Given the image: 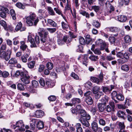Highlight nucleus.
<instances>
[{
	"instance_id": "18",
	"label": "nucleus",
	"mask_w": 132,
	"mask_h": 132,
	"mask_svg": "<svg viewBox=\"0 0 132 132\" xmlns=\"http://www.w3.org/2000/svg\"><path fill=\"white\" fill-rule=\"evenodd\" d=\"M92 128L93 130L95 132L97 131L98 126L97 123L95 121H93L91 123Z\"/></svg>"
},
{
	"instance_id": "50",
	"label": "nucleus",
	"mask_w": 132,
	"mask_h": 132,
	"mask_svg": "<svg viewBox=\"0 0 132 132\" xmlns=\"http://www.w3.org/2000/svg\"><path fill=\"white\" fill-rule=\"evenodd\" d=\"M47 68L49 70H51L53 68V64L52 63L48 62L46 64Z\"/></svg>"
},
{
	"instance_id": "34",
	"label": "nucleus",
	"mask_w": 132,
	"mask_h": 132,
	"mask_svg": "<svg viewBox=\"0 0 132 132\" xmlns=\"http://www.w3.org/2000/svg\"><path fill=\"white\" fill-rule=\"evenodd\" d=\"M47 9L49 13L51 15H54L55 14V13L53 9L50 6H48L47 7Z\"/></svg>"
},
{
	"instance_id": "46",
	"label": "nucleus",
	"mask_w": 132,
	"mask_h": 132,
	"mask_svg": "<svg viewBox=\"0 0 132 132\" xmlns=\"http://www.w3.org/2000/svg\"><path fill=\"white\" fill-rule=\"evenodd\" d=\"M109 5L110 6L107 12L108 13H110L114 11V7L112 6L110 4Z\"/></svg>"
},
{
	"instance_id": "15",
	"label": "nucleus",
	"mask_w": 132,
	"mask_h": 132,
	"mask_svg": "<svg viewBox=\"0 0 132 132\" xmlns=\"http://www.w3.org/2000/svg\"><path fill=\"white\" fill-rule=\"evenodd\" d=\"M66 63L63 61H60V64H59L60 66H61V70L63 72L65 71L66 69L68 68V66H65Z\"/></svg>"
},
{
	"instance_id": "56",
	"label": "nucleus",
	"mask_w": 132,
	"mask_h": 132,
	"mask_svg": "<svg viewBox=\"0 0 132 132\" xmlns=\"http://www.w3.org/2000/svg\"><path fill=\"white\" fill-rule=\"evenodd\" d=\"M16 5L17 7L20 9H23L24 8V6L20 3H17Z\"/></svg>"
},
{
	"instance_id": "13",
	"label": "nucleus",
	"mask_w": 132,
	"mask_h": 132,
	"mask_svg": "<svg viewBox=\"0 0 132 132\" xmlns=\"http://www.w3.org/2000/svg\"><path fill=\"white\" fill-rule=\"evenodd\" d=\"M22 24L21 22H19L16 25L15 29V30L17 31L20 30L21 31L25 30L26 28L24 27H22Z\"/></svg>"
},
{
	"instance_id": "35",
	"label": "nucleus",
	"mask_w": 132,
	"mask_h": 132,
	"mask_svg": "<svg viewBox=\"0 0 132 132\" xmlns=\"http://www.w3.org/2000/svg\"><path fill=\"white\" fill-rule=\"evenodd\" d=\"M10 14L13 20L16 19V14L14 10L13 9H11L10 11Z\"/></svg>"
},
{
	"instance_id": "37",
	"label": "nucleus",
	"mask_w": 132,
	"mask_h": 132,
	"mask_svg": "<svg viewBox=\"0 0 132 132\" xmlns=\"http://www.w3.org/2000/svg\"><path fill=\"white\" fill-rule=\"evenodd\" d=\"M81 124L80 123H77L76 125V128L77 132H82V129L81 127Z\"/></svg>"
},
{
	"instance_id": "4",
	"label": "nucleus",
	"mask_w": 132,
	"mask_h": 132,
	"mask_svg": "<svg viewBox=\"0 0 132 132\" xmlns=\"http://www.w3.org/2000/svg\"><path fill=\"white\" fill-rule=\"evenodd\" d=\"M116 55L118 57L121 59L120 60L121 62V63H124L127 62L129 59L130 54L128 52H125L124 53L123 51H121L118 52Z\"/></svg>"
},
{
	"instance_id": "42",
	"label": "nucleus",
	"mask_w": 132,
	"mask_h": 132,
	"mask_svg": "<svg viewBox=\"0 0 132 132\" xmlns=\"http://www.w3.org/2000/svg\"><path fill=\"white\" fill-rule=\"evenodd\" d=\"M70 111L72 113L75 115H77L78 114L79 112L76 108H71L70 109Z\"/></svg>"
},
{
	"instance_id": "7",
	"label": "nucleus",
	"mask_w": 132,
	"mask_h": 132,
	"mask_svg": "<svg viewBox=\"0 0 132 132\" xmlns=\"http://www.w3.org/2000/svg\"><path fill=\"white\" fill-rule=\"evenodd\" d=\"M71 40V37H68L67 36H65L63 37L62 40L58 39L57 40V43L59 45H61L65 43L68 44L70 43Z\"/></svg>"
},
{
	"instance_id": "62",
	"label": "nucleus",
	"mask_w": 132,
	"mask_h": 132,
	"mask_svg": "<svg viewBox=\"0 0 132 132\" xmlns=\"http://www.w3.org/2000/svg\"><path fill=\"white\" fill-rule=\"evenodd\" d=\"M46 85L47 86V87L48 88L52 87L54 86V85L53 84L48 81H47L46 82Z\"/></svg>"
},
{
	"instance_id": "6",
	"label": "nucleus",
	"mask_w": 132,
	"mask_h": 132,
	"mask_svg": "<svg viewBox=\"0 0 132 132\" xmlns=\"http://www.w3.org/2000/svg\"><path fill=\"white\" fill-rule=\"evenodd\" d=\"M11 52L9 50H7L6 51L2 52L0 54V57L6 61H8L10 59Z\"/></svg>"
},
{
	"instance_id": "1",
	"label": "nucleus",
	"mask_w": 132,
	"mask_h": 132,
	"mask_svg": "<svg viewBox=\"0 0 132 132\" xmlns=\"http://www.w3.org/2000/svg\"><path fill=\"white\" fill-rule=\"evenodd\" d=\"M78 114L80 115L79 120L82 125L86 127H88L90 125L87 120L90 119V116L84 110H80Z\"/></svg>"
},
{
	"instance_id": "52",
	"label": "nucleus",
	"mask_w": 132,
	"mask_h": 132,
	"mask_svg": "<svg viewBox=\"0 0 132 132\" xmlns=\"http://www.w3.org/2000/svg\"><path fill=\"white\" fill-rule=\"evenodd\" d=\"M92 8L95 12L97 13L100 10V7L98 6L94 5L92 6Z\"/></svg>"
},
{
	"instance_id": "21",
	"label": "nucleus",
	"mask_w": 132,
	"mask_h": 132,
	"mask_svg": "<svg viewBox=\"0 0 132 132\" xmlns=\"http://www.w3.org/2000/svg\"><path fill=\"white\" fill-rule=\"evenodd\" d=\"M90 80L93 82L96 83L97 84H100L101 82L100 80L96 77H90Z\"/></svg>"
},
{
	"instance_id": "41",
	"label": "nucleus",
	"mask_w": 132,
	"mask_h": 132,
	"mask_svg": "<svg viewBox=\"0 0 132 132\" xmlns=\"http://www.w3.org/2000/svg\"><path fill=\"white\" fill-rule=\"evenodd\" d=\"M92 25L96 28H98L100 27L99 22L96 20H94L92 24Z\"/></svg>"
},
{
	"instance_id": "63",
	"label": "nucleus",
	"mask_w": 132,
	"mask_h": 132,
	"mask_svg": "<svg viewBox=\"0 0 132 132\" xmlns=\"http://www.w3.org/2000/svg\"><path fill=\"white\" fill-rule=\"evenodd\" d=\"M14 29L13 27L11 26H9L8 27H7L5 30L8 31L12 32Z\"/></svg>"
},
{
	"instance_id": "5",
	"label": "nucleus",
	"mask_w": 132,
	"mask_h": 132,
	"mask_svg": "<svg viewBox=\"0 0 132 132\" xmlns=\"http://www.w3.org/2000/svg\"><path fill=\"white\" fill-rule=\"evenodd\" d=\"M38 34L40 37L41 43H45L46 42L47 38L48 36V33L44 29H41Z\"/></svg>"
},
{
	"instance_id": "9",
	"label": "nucleus",
	"mask_w": 132,
	"mask_h": 132,
	"mask_svg": "<svg viewBox=\"0 0 132 132\" xmlns=\"http://www.w3.org/2000/svg\"><path fill=\"white\" fill-rule=\"evenodd\" d=\"M12 127L14 129H15L16 127H19V129L21 131H25L24 128V126L22 120H20L17 122L16 123V126L13 125L12 126Z\"/></svg>"
},
{
	"instance_id": "10",
	"label": "nucleus",
	"mask_w": 132,
	"mask_h": 132,
	"mask_svg": "<svg viewBox=\"0 0 132 132\" xmlns=\"http://www.w3.org/2000/svg\"><path fill=\"white\" fill-rule=\"evenodd\" d=\"M95 44L96 45L100 46V50L102 51L107 46V44L103 42V40L100 39H98L97 40Z\"/></svg>"
},
{
	"instance_id": "40",
	"label": "nucleus",
	"mask_w": 132,
	"mask_h": 132,
	"mask_svg": "<svg viewBox=\"0 0 132 132\" xmlns=\"http://www.w3.org/2000/svg\"><path fill=\"white\" fill-rule=\"evenodd\" d=\"M99 123L100 125L102 126H105L106 124L105 120L102 118H99L98 120Z\"/></svg>"
},
{
	"instance_id": "26",
	"label": "nucleus",
	"mask_w": 132,
	"mask_h": 132,
	"mask_svg": "<svg viewBox=\"0 0 132 132\" xmlns=\"http://www.w3.org/2000/svg\"><path fill=\"white\" fill-rule=\"evenodd\" d=\"M35 63V62L33 61L28 62L27 65L28 67L30 69L33 68L34 67Z\"/></svg>"
},
{
	"instance_id": "20",
	"label": "nucleus",
	"mask_w": 132,
	"mask_h": 132,
	"mask_svg": "<svg viewBox=\"0 0 132 132\" xmlns=\"http://www.w3.org/2000/svg\"><path fill=\"white\" fill-rule=\"evenodd\" d=\"M85 101L88 105H91L93 102V100L90 96L86 97Z\"/></svg>"
},
{
	"instance_id": "16",
	"label": "nucleus",
	"mask_w": 132,
	"mask_h": 132,
	"mask_svg": "<svg viewBox=\"0 0 132 132\" xmlns=\"http://www.w3.org/2000/svg\"><path fill=\"white\" fill-rule=\"evenodd\" d=\"M44 114V112L41 110H37L35 114V117L37 118L42 117Z\"/></svg>"
},
{
	"instance_id": "25",
	"label": "nucleus",
	"mask_w": 132,
	"mask_h": 132,
	"mask_svg": "<svg viewBox=\"0 0 132 132\" xmlns=\"http://www.w3.org/2000/svg\"><path fill=\"white\" fill-rule=\"evenodd\" d=\"M17 62V61L15 58H12L9 60L8 63L11 65H14Z\"/></svg>"
},
{
	"instance_id": "57",
	"label": "nucleus",
	"mask_w": 132,
	"mask_h": 132,
	"mask_svg": "<svg viewBox=\"0 0 132 132\" xmlns=\"http://www.w3.org/2000/svg\"><path fill=\"white\" fill-rule=\"evenodd\" d=\"M100 50H101L100 49L99 50L98 49H96L94 50H93V51L95 54L99 55H100L101 53Z\"/></svg>"
},
{
	"instance_id": "54",
	"label": "nucleus",
	"mask_w": 132,
	"mask_h": 132,
	"mask_svg": "<svg viewBox=\"0 0 132 132\" xmlns=\"http://www.w3.org/2000/svg\"><path fill=\"white\" fill-rule=\"evenodd\" d=\"M119 126L120 130L124 129L125 127L123 122H119Z\"/></svg>"
},
{
	"instance_id": "60",
	"label": "nucleus",
	"mask_w": 132,
	"mask_h": 132,
	"mask_svg": "<svg viewBox=\"0 0 132 132\" xmlns=\"http://www.w3.org/2000/svg\"><path fill=\"white\" fill-rule=\"evenodd\" d=\"M84 86L85 87L90 88L92 86V84L90 82L87 81L85 84Z\"/></svg>"
},
{
	"instance_id": "64",
	"label": "nucleus",
	"mask_w": 132,
	"mask_h": 132,
	"mask_svg": "<svg viewBox=\"0 0 132 132\" xmlns=\"http://www.w3.org/2000/svg\"><path fill=\"white\" fill-rule=\"evenodd\" d=\"M130 101L128 99H126L125 100V105L126 106V108L128 106H129L130 105Z\"/></svg>"
},
{
	"instance_id": "3",
	"label": "nucleus",
	"mask_w": 132,
	"mask_h": 132,
	"mask_svg": "<svg viewBox=\"0 0 132 132\" xmlns=\"http://www.w3.org/2000/svg\"><path fill=\"white\" fill-rule=\"evenodd\" d=\"M35 40L33 37L31 35H29L28 37L27 42H30L31 44L30 46L31 48L36 47V45H38L40 43V38L38 36H36Z\"/></svg>"
},
{
	"instance_id": "38",
	"label": "nucleus",
	"mask_w": 132,
	"mask_h": 132,
	"mask_svg": "<svg viewBox=\"0 0 132 132\" xmlns=\"http://www.w3.org/2000/svg\"><path fill=\"white\" fill-rule=\"evenodd\" d=\"M116 98L118 100L122 101L124 99L123 95L121 94H118L116 97Z\"/></svg>"
},
{
	"instance_id": "36",
	"label": "nucleus",
	"mask_w": 132,
	"mask_h": 132,
	"mask_svg": "<svg viewBox=\"0 0 132 132\" xmlns=\"http://www.w3.org/2000/svg\"><path fill=\"white\" fill-rule=\"evenodd\" d=\"M71 101L72 103V104H75L76 103H80V102L81 100L79 98H73L72 99Z\"/></svg>"
},
{
	"instance_id": "49",
	"label": "nucleus",
	"mask_w": 132,
	"mask_h": 132,
	"mask_svg": "<svg viewBox=\"0 0 132 132\" xmlns=\"http://www.w3.org/2000/svg\"><path fill=\"white\" fill-rule=\"evenodd\" d=\"M32 84L34 88H36L38 87L39 85L38 82L35 80H33L32 81Z\"/></svg>"
},
{
	"instance_id": "45",
	"label": "nucleus",
	"mask_w": 132,
	"mask_h": 132,
	"mask_svg": "<svg viewBox=\"0 0 132 132\" xmlns=\"http://www.w3.org/2000/svg\"><path fill=\"white\" fill-rule=\"evenodd\" d=\"M113 109L109 105H108L105 106V111H106L108 112H110Z\"/></svg>"
},
{
	"instance_id": "28",
	"label": "nucleus",
	"mask_w": 132,
	"mask_h": 132,
	"mask_svg": "<svg viewBox=\"0 0 132 132\" xmlns=\"http://www.w3.org/2000/svg\"><path fill=\"white\" fill-rule=\"evenodd\" d=\"M37 127L39 129H41L44 127V124L42 121L39 120L37 124Z\"/></svg>"
},
{
	"instance_id": "8",
	"label": "nucleus",
	"mask_w": 132,
	"mask_h": 132,
	"mask_svg": "<svg viewBox=\"0 0 132 132\" xmlns=\"http://www.w3.org/2000/svg\"><path fill=\"white\" fill-rule=\"evenodd\" d=\"M105 30L107 31H110L112 32V35L115 37L118 35L119 30V28L114 27H107L105 28Z\"/></svg>"
},
{
	"instance_id": "44",
	"label": "nucleus",
	"mask_w": 132,
	"mask_h": 132,
	"mask_svg": "<svg viewBox=\"0 0 132 132\" xmlns=\"http://www.w3.org/2000/svg\"><path fill=\"white\" fill-rule=\"evenodd\" d=\"M91 40V39L89 35H87L86 36V43L87 44H89Z\"/></svg>"
},
{
	"instance_id": "58",
	"label": "nucleus",
	"mask_w": 132,
	"mask_h": 132,
	"mask_svg": "<svg viewBox=\"0 0 132 132\" xmlns=\"http://www.w3.org/2000/svg\"><path fill=\"white\" fill-rule=\"evenodd\" d=\"M17 88L21 90H23L24 89L23 85L19 83L18 84Z\"/></svg>"
},
{
	"instance_id": "24",
	"label": "nucleus",
	"mask_w": 132,
	"mask_h": 132,
	"mask_svg": "<svg viewBox=\"0 0 132 132\" xmlns=\"http://www.w3.org/2000/svg\"><path fill=\"white\" fill-rule=\"evenodd\" d=\"M102 90L103 92L106 94H108L110 93L111 91L110 89V87L102 86Z\"/></svg>"
},
{
	"instance_id": "23",
	"label": "nucleus",
	"mask_w": 132,
	"mask_h": 132,
	"mask_svg": "<svg viewBox=\"0 0 132 132\" xmlns=\"http://www.w3.org/2000/svg\"><path fill=\"white\" fill-rule=\"evenodd\" d=\"M47 23L54 27H56L57 26V24L51 19H48Z\"/></svg>"
},
{
	"instance_id": "39",
	"label": "nucleus",
	"mask_w": 132,
	"mask_h": 132,
	"mask_svg": "<svg viewBox=\"0 0 132 132\" xmlns=\"http://www.w3.org/2000/svg\"><path fill=\"white\" fill-rule=\"evenodd\" d=\"M24 73L23 72H20L19 70H17L16 71L15 73L14 76L16 77H18L20 75L21 77L23 76Z\"/></svg>"
},
{
	"instance_id": "11",
	"label": "nucleus",
	"mask_w": 132,
	"mask_h": 132,
	"mask_svg": "<svg viewBox=\"0 0 132 132\" xmlns=\"http://www.w3.org/2000/svg\"><path fill=\"white\" fill-rule=\"evenodd\" d=\"M21 79L22 82L25 84H28L29 83L30 81V77L28 75L24 74L21 77Z\"/></svg>"
},
{
	"instance_id": "17",
	"label": "nucleus",
	"mask_w": 132,
	"mask_h": 132,
	"mask_svg": "<svg viewBox=\"0 0 132 132\" xmlns=\"http://www.w3.org/2000/svg\"><path fill=\"white\" fill-rule=\"evenodd\" d=\"M117 114L118 117L123 119H125L126 116L124 112L123 111H119L118 112Z\"/></svg>"
},
{
	"instance_id": "48",
	"label": "nucleus",
	"mask_w": 132,
	"mask_h": 132,
	"mask_svg": "<svg viewBox=\"0 0 132 132\" xmlns=\"http://www.w3.org/2000/svg\"><path fill=\"white\" fill-rule=\"evenodd\" d=\"M50 33H53L55 32L56 31V29L55 28H48L46 29Z\"/></svg>"
},
{
	"instance_id": "19",
	"label": "nucleus",
	"mask_w": 132,
	"mask_h": 132,
	"mask_svg": "<svg viewBox=\"0 0 132 132\" xmlns=\"http://www.w3.org/2000/svg\"><path fill=\"white\" fill-rule=\"evenodd\" d=\"M20 43L21 45L20 48L23 51H24L26 49L28 48L27 46L25 44V42L21 41Z\"/></svg>"
},
{
	"instance_id": "31",
	"label": "nucleus",
	"mask_w": 132,
	"mask_h": 132,
	"mask_svg": "<svg viewBox=\"0 0 132 132\" xmlns=\"http://www.w3.org/2000/svg\"><path fill=\"white\" fill-rule=\"evenodd\" d=\"M100 87L98 86H96L94 87L92 89L93 92L94 94H96L98 92H100Z\"/></svg>"
},
{
	"instance_id": "53",
	"label": "nucleus",
	"mask_w": 132,
	"mask_h": 132,
	"mask_svg": "<svg viewBox=\"0 0 132 132\" xmlns=\"http://www.w3.org/2000/svg\"><path fill=\"white\" fill-rule=\"evenodd\" d=\"M109 40L111 44H114L115 43L116 39L114 37L110 36L109 37Z\"/></svg>"
},
{
	"instance_id": "2",
	"label": "nucleus",
	"mask_w": 132,
	"mask_h": 132,
	"mask_svg": "<svg viewBox=\"0 0 132 132\" xmlns=\"http://www.w3.org/2000/svg\"><path fill=\"white\" fill-rule=\"evenodd\" d=\"M26 22L27 26H36L39 21L38 18L36 17L34 13H31L30 15L26 18Z\"/></svg>"
},
{
	"instance_id": "51",
	"label": "nucleus",
	"mask_w": 132,
	"mask_h": 132,
	"mask_svg": "<svg viewBox=\"0 0 132 132\" xmlns=\"http://www.w3.org/2000/svg\"><path fill=\"white\" fill-rule=\"evenodd\" d=\"M103 93L102 92H98L96 94H95V96L96 98L98 99L103 94Z\"/></svg>"
},
{
	"instance_id": "12",
	"label": "nucleus",
	"mask_w": 132,
	"mask_h": 132,
	"mask_svg": "<svg viewBox=\"0 0 132 132\" xmlns=\"http://www.w3.org/2000/svg\"><path fill=\"white\" fill-rule=\"evenodd\" d=\"M115 19L120 22H124L126 21L127 18L125 15H120L115 17Z\"/></svg>"
},
{
	"instance_id": "29",
	"label": "nucleus",
	"mask_w": 132,
	"mask_h": 132,
	"mask_svg": "<svg viewBox=\"0 0 132 132\" xmlns=\"http://www.w3.org/2000/svg\"><path fill=\"white\" fill-rule=\"evenodd\" d=\"M87 56L86 54H85L82 56V61L83 64L86 65H87Z\"/></svg>"
},
{
	"instance_id": "30",
	"label": "nucleus",
	"mask_w": 132,
	"mask_h": 132,
	"mask_svg": "<svg viewBox=\"0 0 132 132\" xmlns=\"http://www.w3.org/2000/svg\"><path fill=\"white\" fill-rule=\"evenodd\" d=\"M89 59L91 61L95 62L97 61L98 59V57L97 56H95L94 55H92L89 57Z\"/></svg>"
},
{
	"instance_id": "14",
	"label": "nucleus",
	"mask_w": 132,
	"mask_h": 132,
	"mask_svg": "<svg viewBox=\"0 0 132 132\" xmlns=\"http://www.w3.org/2000/svg\"><path fill=\"white\" fill-rule=\"evenodd\" d=\"M106 104L103 103H99L98 104V111L100 112L105 111Z\"/></svg>"
},
{
	"instance_id": "22",
	"label": "nucleus",
	"mask_w": 132,
	"mask_h": 132,
	"mask_svg": "<svg viewBox=\"0 0 132 132\" xmlns=\"http://www.w3.org/2000/svg\"><path fill=\"white\" fill-rule=\"evenodd\" d=\"M30 127L31 129L34 130L35 128V123H36V119H30Z\"/></svg>"
},
{
	"instance_id": "47",
	"label": "nucleus",
	"mask_w": 132,
	"mask_h": 132,
	"mask_svg": "<svg viewBox=\"0 0 132 132\" xmlns=\"http://www.w3.org/2000/svg\"><path fill=\"white\" fill-rule=\"evenodd\" d=\"M0 24L5 29L7 27V25L6 22L2 20L0 21Z\"/></svg>"
},
{
	"instance_id": "43",
	"label": "nucleus",
	"mask_w": 132,
	"mask_h": 132,
	"mask_svg": "<svg viewBox=\"0 0 132 132\" xmlns=\"http://www.w3.org/2000/svg\"><path fill=\"white\" fill-rule=\"evenodd\" d=\"M79 43L81 44L84 45L86 43V41L83 37H79Z\"/></svg>"
},
{
	"instance_id": "59",
	"label": "nucleus",
	"mask_w": 132,
	"mask_h": 132,
	"mask_svg": "<svg viewBox=\"0 0 132 132\" xmlns=\"http://www.w3.org/2000/svg\"><path fill=\"white\" fill-rule=\"evenodd\" d=\"M39 82L40 85L42 86H44L45 85V82L43 79L40 78L39 80Z\"/></svg>"
},
{
	"instance_id": "33",
	"label": "nucleus",
	"mask_w": 132,
	"mask_h": 132,
	"mask_svg": "<svg viewBox=\"0 0 132 132\" xmlns=\"http://www.w3.org/2000/svg\"><path fill=\"white\" fill-rule=\"evenodd\" d=\"M109 100L108 97L106 96H105L101 100V101L102 103L106 104V103L108 102Z\"/></svg>"
},
{
	"instance_id": "32",
	"label": "nucleus",
	"mask_w": 132,
	"mask_h": 132,
	"mask_svg": "<svg viewBox=\"0 0 132 132\" xmlns=\"http://www.w3.org/2000/svg\"><path fill=\"white\" fill-rule=\"evenodd\" d=\"M121 69L123 71L127 72L129 70V66L127 64H124L121 66Z\"/></svg>"
},
{
	"instance_id": "61",
	"label": "nucleus",
	"mask_w": 132,
	"mask_h": 132,
	"mask_svg": "<svg viewBox=\"0 0 132 132\" xmlns=\"http://www.w3.org/2000/svg\"><path fill=\"white\" fill-rule=\"evenodd\" d=\"M0 9L3 11V12H4L6 13H8L9 12V10L8 9L6 8L5 7H0Z\"/></svg>"
},
{
	"instance_id": "55",
	"label": "nucleus",
	"mask_w": 132,
	"mask_h": 132,
	"mask_svg": "<svg viewBox=\"0 0 132 132\" xmlns=\"http://www.w3.org/2000/svg\"><path fill=\"white\" fill-rule=\"evenodd\" d=\"M77 52H82L83 47L81 45H78L77 47Z\"/></svg>"
},
{
	"instance_id": "27",
	"label": "nucleus",
	"mask_w": 132,
	"mask_h": 132,
	"mask_svg": "<svg viewBox=\"0 0 132 132\" xmlns=\"http://www.w3.org/2000/svg\"><path fill=\"white\" fill-rule=\"evenodd\" d=\"M125 42L127 44H129L131 41V38L129 35L126 36L124 37Z\"/></svg>"
}]
</instances>
